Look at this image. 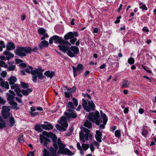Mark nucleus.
<instances>
[{"instance_id": "nucleus-1", "label": "nucleus", "mask_w": 156, "mask_h": 156, "mask_svg": "<svg viewBox=\"0 0 156 156\" xmlns=\"http://www.w3.org/2000/svg\"><path fill=\"white\" fill-rule=\"evenodd\" d=\"M56 144L59 147L58 150L56 152V155L61 154L67 155L69 156H72L74 154L69 149L65 148L66 145L63 144L60 138H58L56 140Z\"/></svg>"}, {"instance_id": "nucleus-2", "label": "nucleus", "mask_w": 156, "mask_h": 156, "mask_svg": "<svg viewBox=\"0 0 156 156\" xmlns=\"http://www.w3.org/2000/svg\"><path fill=\"white\" fill-rule=\"evenodd\" d=\"M54 147H50L49 152L48 150L44 149L43 152V156H57L56 152L58 150V146L56 144V141L53 142Z\"/></svg>"}, {"instance_id": "nucleus-3", "label": "nucleus", "mask_w": 156, "mask_h": 156, "mask_svg": "<svg viewBox=\"0 0 156 156\" xmlns=\"http://www.w3.org/2000/svg\"><path fill=\"white\" fill-rule=\"evenodd\" d=\"M87 117L89 121L93 123H95L98 126L99 125L100 120L99 119L100 117V113L98 111H96L95 113L93 112L89 113Z\"/></svg>"}, {"instance_id": "nucleus-4", "label": "nucleus", "mask_w": 156, "mask_h": 156, "mask_svg": "<svg viewBox=\"0 0 156 156\" xmlns=\"http://www.w3.org/2000/svg\"><path fill=\"white\" fill-rule=\"evenodd\" d=\"M28 46H18L14 51L15 54L21 57L26 56L29 53Z\"/></svg>"}, {"instance_id": "nucleus-5", "label": "nucleus", "mask_w": 156, "mask_h": 156, "mask_svg": "<svg viewBox=\"0 0 156 156\" xmlns=\"http://www.w3.org/2000/svg\"><path fill=\"white\" fill-rule=\"evenodd\" d=\"M83 131H81L80 132V139L81 140L83 143H85V140L87 141L88 140V136L90 131L87 129L83 128Z\"/></svg>"}, {"instance_id": "nucleus-6", "label": "nucleus", "mask_w": 156, "mask_h": 156, "mask_svg": "<svg viewBox=\"0 0 156 156\" xmlns=\"http://www.w3.org/2000/svg\"><path fill=\"white\" fill-rule=\"evenodd\" d=\"M33 67L30 66H29L28 67L25 69V71L29 73L32 74V80L34 83H36L37 80V77L36 76V73L37 71H39V69L37 68L35 69V70H33Z\"/></svg>"}, {"instance_id": "nucleus-7", "label": "nucleus", "mask_w": 156, "mask_h": 156, "mask_svg": "<svg viewBox=\"0 0 156 156\" xmlns=\"http://www.w3.org/2000/svg\"><path fill=\"white\" fill-rule=\"evenodd\" d=\"M79 52V48L76 46H72L67 53V55L71 58L76 57V55Z\"/></svg>"}, {"instance_id": "nucleus-8", "label": "nucleus", "mask_w": 156, "mask_h": 156, "mask_svg": "<svg viewBox=\"0 0 156 156\" xmlns=\"http://www.w3.org/2000/svg\"><path fill=\"white\" fill-rule=\"evenodd\" d=\"M72 68L73 69V76L75 77L77 76V74H80V72L82 71L84 69L83 65L81 64H78L76 67L72 66Z\"/></svg>"}, {"instance_id": "nucleus-9", "label": "nucleus", "mask_w": 156, "mask_h": 156, "mask_svg": "<svg viewBox=\"0 0 156 156\" xmlns=\"http://www.w3.org/2000/svg\"><path fill=\"white\" fill-rule=\"evenodd\" d=\"M62 38V37H59L57 35H54L50 37L49 39V43L50 44H52L54 41V43L57 44L58 43L61 44Z\"/></svg>"}, {"instance_id": "nucleus-10", "label": "nucleus", "mask_w": 156, "mask_h": 156, "mask_svg": "<svg viewBox=\"0 0 156 156\" xmlns=\"http://www.w3.org/2000/svg\"><path fill=\"white\" fill-rule=\"evenodd\" d=\"M42 134L48 138L50 137L53 142L56 141L58 139L56 135L51 132H48L46 131H43Z\"/></svg>"}, {"instance_id": "nucleus-11", "label": "nucleus", "mask_w": 156, "mask_h": 156, "mask_svg": "<svg viewBox=\"0 0 156 156\" xmlns=\"http://www.w3.org/2000/svg\"><path fill=\"white\" fill-rule=\"evenodd\" d=\"M88 105L85 110L87 112H89L91 111H93L95 108V105L92 100L88 101Z\"/></svg>"}, {"instance_id": "nucleus-12", "label": "nucleus", "mask_w": 156, "mask_h": 156, "mask_svg": "<svg viewBox=\"0 0 156 156\" xmlns=\"http://www.w3.org/2000/svg\"><path fill=\"white\" fill-rule=\"evenodd\" d=\"M64 114L66 118L68 119L72 118L73 119L77 117V113L75 111L71 113L65 112H64Z\"/></svg>"}, {"instance_id": "nucleus-13", "label": "nucleus", "mask_w": 156, "mask_h": 156, "mask_svg": "<svg viewBox=\"0 0 156 156\" xmlns=\"http://www.w3.org/2000/svg\"><path fill=\"white\" fill-rule=\"evenodd\" d=\"M66 116H62L60 118V120L58 121L59 124H62L65 128H68V124L67 121Z\"/></svg>"}, {"instance_id": "nucleus-14", "label": "nucleus", "mask_w": 156, "mask_h": 156, "mask_svg": "<svg viewBox=\"0 0 156 156\" xmlns=\"http://www.w3.org/2000/svg\"><path fill=\"white\" fill-rule=\"evenodd\" d=\"M60 51H62L64 53H65L66 52H67L68 50H69L70 47L68 45H66L65 44H60L58 46Z\"/></svg>"}, {"instance_id": "nucleus-15", "label": "nucleus", "mask_w": 156, "mask_h": 156, "mask_svg": "<svg viewBox=\"0 0 156 156\" xmlns=\"http://www.w3.org/2000/svg\"><path fill=\"white\" fill-rule=\"evenodd\" d=\"M6 49L8 51H12L15 48V44L12 42H8L6 45Z\"/></svg>"}, {"instance_id": "nucleus-16", "label": "nucleus", "mask_w": 156, "mask_h": 156, "mask_svg": "<svg viewBox=\"0 0 156 156\" xmlns=\"http://www.w3.org/2000/svg\"><path fill=\"white\" fill-rule=\"evenodd\" d=\"M48 43L47 41L43 40L38 45V46L40 50H42L44 48V47H47L48 46Z\"/></svg>"}, {"instance_id": "nucleus-17", "label": "nucleus", "mask_w": 156, "mask_h": 156, "mask_svg": "<svg viewBox=\"0 0 156 156\" xmlns=\"http://www.w3.org/2000/svg\"><path fill=\"white\" fill-rule=\"evenodd\" d=\"M41 126L44 129L49 130L53 129V126L50 123H48L46 125L42 124L41 125Z\"/></svg>"}, {"instance_id": "nucleus-18", "label": "nucleus", "mask_w": 156, "mask_h": 156, "mask_svg": "<svg viewBox=\"0 0 156 156\" xmlns=\"http://www.w3.org/2000/svg\"><path fill=\"white\" fill-rule=\"evenodd\" d=\"M73 38V35L72 32H69L64 36V39L65 41H67Z\"/></svg>"}, {"instance_id": "nucleus-19", "label": "nucleus", "mask_w": 156, "mask_h": 156, "mask_svg": "<svg viewBox=\"0 0 156 156\" xmlns=\"http://www.w3.org/2000/svg\"><path fill=\"white\" fill-rule=\"evenodd\" d=\"M44 74L47 77H49L50 78H52L55 75V73L54 71H52L51 72L49 70L46 71Z\"/></svg>"}, {"instance_id": "nucleus-20", "label": "nucleus", "mask_w": 156, "mask_h": 156, "mask_svg": "<svg viewBox=\"0 0 156 156\" xmlns=\"http://www.w3.org/2000/svg\"><path fill=\"white\" fill-rule=\"evenodd\" d=\"M39 71H37L36 73V76L37 78L38 77L39 80H42V79H45L46 77L44 76L43 75V73L39 72Z\"/></svg>"}, {"instance_id": "nucleus-21", "label": "nucleus", "mask_w": 156, "mask_h": 156, "mask_svg": "<svg viewBox=\"0 0 156 156\" xmlns=\"http://www.w3.org/2000/svg\"><path fill=\"white\" fill-rule=\"evenodd\" d=\"M61 124V126L58 124H56L55 126L56 128L60 131H65L67 128H65L62 124Z\"/></svg>"}, {"instance_id": "nucleus-22", "label": "nucleus", "mask_w": 156, "mask_h": 156, "mask_svg": "<svg viewBox=\"0 0 156 156\" xmlns=\"http://www.w3.org/2000/svg\"><path fill=\"white\" fill-rule=\"evenodd\" d=\"M9 103L12 106V108L13 109H16L18 110L19 109V108L17 106V103L13 101H10L9 102Z\"/></svg>"}, {"instance_id": "nucleus-23", "label": "nucleus", "mask_w": 156, "mask_h": 156, "mask_svg": "<svg viewBox=\"0 0 156 156\" xmlns=\"http://www.w3.org/2000/svg\"><path fill=\"white\" fill-rule=\"evenodd\" d=\"M84 126L88 129H90L92 127V123L89 120H86L84 122Z\"/></svg>"}, {"instance_id": "nucleus-24", "label": "nucleus", "mask_w": 156, "mask_h": 156, "mask_svg": "<svg viewBox=\"0 0 156 156\" xmlns=\"http://www.w3.org/2000/svg\"><path fill=\"white\" fill-rule=\"evenodd\" d=\"M130 83L127 80H124L122 82V87L123 88L128 87Z\"/></svg>"}, {"instance_id": "nucleus-25", "label": "nucleus", "mask_w": 156, "mask_h": 156, "mask_svg": "<svg viewBox=\"0 0 156 156\" xmlns=\"http://www.w3.org/2000/svg\"><path fill=\"white\" fill-rule=\"evenodd\" d=\"M28 50L29 51V53L30 54L32 52V51H33L34 52H37V51L39 50V47H38L37 46H35L33 49H32L30 47L28 46Z\"/></svg>"}, {"instance_id": "nucleus-26", "label": "nucleus", "mask_w": 156, "mask_h": 156, "mask_svg": "<svg viewBox=\"0 0 156 156\" xmlns=\"http://www.w3.org/2000/svg\"><path fill=\"white\" fill-rule=\"evenodd\" d=\"M41 127L39 124H37L34 126V129L36 131L41 133L43 131V129L41 128Z\"/></svg>"}, {"instance_id": "nucleus-27", "label": "nucleus", "mask_w": 156, "mask_h": 156, "mask_svg": "<svg viewBox=\"0 0 156 156\" xmlns=\"http://www.w3.org/2000/svg\"><path fill=\"white\" fill-rule=\"evenodd\" d=\"M6 95L8 96L7 98V100L9 101H14V98L15 97L13 95H12L11 94L9 93H6Z\"/></svg>"}, {"instance_id": "nucleus-28", "label": "nucleus", "mask_w": 156, "mask_h": 156, "mask_svg": "<svg viewBox=\"0 0 156 156\" xmlns=\"http://www.w3.org/2000/svg\"><path fill=\"white\" fill-rule=\"evenodd\" d=\"M9 120L10 123V126L11 127L13 126L15 123V121L14 118L12 116L9 118Z\"/></svg>"}, {"instance_id": "nucleus-29", "label": "nucleus", "mask_w": 156, "mask_h": 156, "mask_svg": "<svg viewBox=\"0 0 156 156\" xmlns=\"http://www.w3.org/2000/svg\"><path fill=\"white\" fill-rule=\"evenodd\" d=\"M43 139H44V146H47V145L48 142H51V140L50 139L46 137L45 136H42Z\"/></svg>"}, {"instance_id": "nucleus-30", "label": "nucleus", "mask_w": 156, "mask_h": 156, "mask_svg": "<svg viewBox=\"0 0 156 156\" xmlns=\"http://www.w3.org/2000/svg\"><path fill=\"white\" fill-rule=\"evenodd\" d=\"M37 31L39 34L40 35H43L46 32V30L42 27L39 28Z\"/></svg>"}, {"instance_id": "nucleus-31", "label": "nucleus", "mask_w": 156, "mask_h": 156, "mask_svg": "<svg viewBox=\"0 0 156 156\" xmlns=\"http://www.w3.org/2000/svg\"><path fill=\"white\" fill-rule=\"evenodd\" d=\"M10 109L7 106H4L2 107V112H9Z\"/></svg>"}, {"instance_id": "nucleus-32", "label": "nucleus", "mask_w": 156, "mask_h": 156, "mask_svg": "<svg viewBox=\"0 0 156 156\" xmlns=\"http://www.w3.org/2000/svg\"><path fill=\"white\" fill-rule=\"evenodd\" d=\"M142 131L141 133L142 135L145 137H147L148 134V131L145 129H144L143 128L142 129Z\"/></svg>"}, {"instance_id": "nucleus-33", "label": "nucleus", "mask_w": 156, "mask_h": 156, "mask_svg": "<svg viewBox=\"0 0 156 156\" xmlns=\"http://www.w3.org/2000/svg\"><path fill=\"white\" fill-rule=\"evenodd\" d=\"M66 107L72 109H75V108L74 105L72 101H69L66 105Z\"/></svg>"}, {"instance_id": "nucleus-34", "label": "nucleus", "mask_w": 156, "mask_h": 156, "mask_svg": "<svg viewBox=\"0 0 156 156\" xmlns=\"http://www.w3.org/2000/svg\"><path fill=\"white\" fill-rule=\"evenodd\" d=\"M83 102L82 103V105L83 109L85 110L88 105V102H87V101L84 99H82Z\"/></svg>"}, {"instance_id": "nucleus-35", "label": "nucleus", "mask_w": 156, "mask_h": 156, "mask_svg": "<svg viewBox=\"0 0 156 156\" xmlns=\"http://www.w3.org/2000/svg\"><path fill=\"white\" fill-rule=\"evenodd\" d=\"M2 117L5 119H7L10 116V113L9 112H2Z\"/></svg>"}, {"instance_id": "nucleus-36", "label": "nucleus", "mask_w": 156, "mask_h": 156, "mask_svg": "<svg viewBox=\"0 0 156 156\" xmlns=\"http://www.w3.org/2000/svg\"><path fill=\"white\" fill-rule=\"evenodd\" d=\"M89 144H85L83 143L82 144V147L83 149L85 151H86L89 148Z\"/></svg>"}, {"instance_id": "nucleus-37", "label": "nucleus", "mask_w": 156, "mask_h": 156, "mask_svg": "<svg viewBox=\"0 0 156 156\" xmlns=\"http://www.w3.org/2000/svg\"><path fill=\"white\" fill-rule=\"evenodd\" d=\"M0 66L4 67L5 68H7L8 65L5 64V62L3 61L0 60Z\"/></svg>"}, {"instance_id": "nucleus-38", "label": "nucleus", "mask_w": 156, "mask_h": 156, "mask_svg": "<svg viewBox=\"0 0 156 156\" xmlns=\"http://www.w3.org/2000/svg\"><path fill=\"white\" fill-rule=\"evenodd\" d=\"M141 66L142 67V68L147 72L150 73H152V72L151 70H148L149 69V68L148 67L146 66H145L142 64L141 65Z\"/></svg>"}, {"instance_id": "nucleus-39", "label": "nucleus", "mask_w": 156, "mask_h": 156, "mask_svg": "<svg viewBox=\"0 0 156 156\" xmlns=\"http://www.w3.org/2000/svg\"><path fill=\"white\" fill-rule=\"evenodd\" d=\"M128 62L130 65H132L134 63L135 60L133 57H130L129 58L127 61Z\"/></svg>"}, {"instance_id": "nucleus-40", "label": "nucleus", "mask_w": 156, "mask_h": 156, "mask_svg": "<svg viewBox=\"0 0 156 156\" xmlns=\"http://www.w3.org/2000/svg\"><path fill=\"white\" fill-rule=\"evenodd\" d=\"M21 85L22 88L24 89L28 88L29 87L28 84L24 82L21 83Z\"/></svg>"}, {"instance_id": "nucleus-41", "label": "nucleus", "mask_w": 156, "mask_h": 156, "mask_svg": "<svg viewBox=\"0 0 156 156\" xmlns=\"http://www.w3.org/2000/svg\"><path fill=\"white\" fill-rule=\"evenodd\" d=\"M103 124L104 125L106 124L108 120V117L106 114H105L104 116L103 117Z\"/></svg>"}, {"instance_id": "nucleus-42", "label": "nucleus", "mask_w": 156, "mask_h": 156, "mask_svg": "<svg viewBox=\"0 0 156 156\" xmlns=\"http://www.w3.org/2000/svg\"><path fill=\"white\" fill-rule=\"evenodd\" d=\"M16 68V66L15 65H9L7 68L8 69L9 71H12L15 70Z\"/></svg>"}, {"instance_id": "nucleus-43", "label": "nucleus", "mask_w": 156, "mask_h": 156, "mask_svg": "<svg viewBox=\"0 0 156 156\" xmlns=\"http://www.w3.org/2000/svg\"><path fill=\"white\" fill-rule=\"evenodd\" d=\"M76 89V88L74 86L70 88H68L67 90L72 94L73 93L75 92Z\"/></svg>"}, {"instance_id": "nucleus-44", "label": "nucleus", "mask_w": 156, "mask_h": 156, "mask_svg": "<svg viewBox=\"0 0 156 156\" xmlns=\"http://www.w3.org/2000/svg\"><path fill=\"white\" fill-rule=\"evenodd\" d=\"M61 44H65L66 45H71V44L67 41H65L62 39Z\"/></svg>"}, {"instance_id": "nucleus-45", "label": "nucleus", "mask_w": 156, "mask_h": 156, "mask_svg": "<svg viewBox=\"0 0 156 156\" xmlns=\"http://www.w3.org/2000/svg\"><path fill=\"white\" fill-rule=\"evenodd\" d=\"M121 133L119 130H116L115 132V135L116 137H119L121 136Z\"/></svg>"}, {"instance_id": "nucleus-46", "label": "nucleus", "mask_w": 156, "mask_h": 156, "mask_svg": "<svg viewBox=\"0 0 156 156\" xmlns=\"http://www.w3.org/2000/svg\"><path fill=\"white\" fill-rule=\"evenodd\" d=\"M64 94L66 97L69 98L70 97H72L73 95L70 92H65Z\"/></svg>"}, {"instance_id": "nucleus-47", "label": "nucleus", "mask_w": 156, "mask_h": 156, "mask_svg": "<svg viewBox=\"0 0 156 156\" xmlns=\"http://www.w3.org/2000/svg\"><path fill=\"white\" fill-rule=\"evenodd\" d=\"M72 100H73L74 105L76 106H77L78 105V100L76 98L73 97L72 98Z\"/></svg>"}, {"instance_id": "nucleus-48", "label": "nucleus", "mask_w": 156, "mask_h": 156, "mask_svg": "<svg viewBox=\"0 0 156 156\" xmlns=\"http://www.w3.org/2000/svg\"><path fill=\"white\" fill-rule=\"evenodd\" d=\"M141 19L144 22H146L148 20L149 17H147L146 15H144L142 16Z\"/></svg>"}, {"instance_id": "nucleus-49", "label": "nucleus", "mask_w": 156, "mask_h": 156, "mask_svg": "<svg viewBox=\"0 0 156 156\" xmlns=\"http://www.w3.org/2000/svg\"><path fill=\"white\" fill-rule=\"evenodd\" d=\"M96 135H95V137L96 136V137H101L102 136L101 133L99 130H96Z\"/></svg>"}, {"instance_id": "nucleus-50", "label": "nucleus", "mask_w": 156, "mask_h": 156, "mask_svg": "<svg viewBox=\"0 0 156 156\" xmlns=\"http://www.w3.org/2000/svg\"><path fill=\"white\" fill-rule=\"evenodd\" d=\"M43 36L41 37V40H45L46 38H48L49 36L47 33H45L44 34H43Z\"/></svg>"}, {"instance_id": "nucleus-51", "label": "nucleus", "mask_w": 156, "mask_h": 156, "mask_svg": "<svg viewBox=\"0 0 156 156\" xmlns=\"http://www.w3.org/2000/svg\"><path fill=\"white\" fill-rule=\"evenodd\" d=\"M140 9H142L143 11L144 10H147V8L146 6V5L144 4L139 7Z\"/></svg>"}, {"instance_id": "nucleus-52", "label": "nucleus", "mask_w": 156, "mask_h": 156, "mask_svg": "<svg viewBox=\"0 0 156 156\" xmlns=\"http://www.w3.org/2000/svg\"><path fill=\"white\" fill-rule=\"evenodd\" d=\"M29 113L32 117L37 115L38 114V113L37 112H29Z\"/></svg>"}, {"instance_id": "nucleus-53", "label": "nucleus", "mask_w": 156, "mask_h": 156, "mask_svg": "<svg viewBox=\"0 0 156 156\" xmlns=\"http://www.w3.org/2000/svg\"><path fill=\"white\" fill-rule=\"evenodd\" d=\"M14 56V55L10 53V54L8 55H7L6 56V58L7 60H9L11 58H13Z\"/></svg>"}, {"instance_id": "nucleus-54", "label": "nucleus", "mask_w": 156, "mask_h": 156, "mask_svg": "<svg viewBox=\"0 0 156 156\" xmlns=\"http://www.w3.org/2000/svg\"><path fill=\"white\" fill-rule=\"evenodd\" d=\"M8 80H11L12 81H13L14 82H16L17 80V78L15 76H11L9 79H8Z\"/></svg>"}, {"instance_id": "nucleus-55", "label": "nucleus", "mask_w": 156, "mask_h": 156, "mask_svg": "<svg viewBox=\"0 0 156 156\" xmlns=\"http://www.w3.org/2000/svg\"><path fill=\"white\" fill-rule=\"evenodd\" d=\"M18 141L20 143H23L24 142V140L23 136H20L18 139Z\"/></svg>"}, {"instance_id": "nucleus-56", "label": "nucleus", "mask_w": 156, "mask_h": 156, "mask_svg": "<svg viewBox=\"0 0 156 156\" xmlns=\"http://www.w3.org/2000/svg\"><path fill=\"white\" fill-rule=\"evenodd\" d=\"M22 94L25 96H27L28 95L27 91L26 90H22L21 91Z\"/></svg>"}, {"instance_id": "nucleus-57", "label": "nucleus", "mask_w": 156, "mask_h": 156, "mask_svg": "<svg viewBox=\"0 0 156 156\" xmlns=\"http://www.w3.org/2000/svg\"><path fill=\"white\" fill-rule=\"evenodd\" d=\"M7 74V72L5 71H3L1 73V76L3 77H5L6 76Z\"/></svg>"}, {"instance_id": "nucleus-58", "label": "nucleus", "mask_w": 156, "mask_h": 156, "mask_svg": "<svg viewBox=\"0 0 156 156\" xmlns=\"http://www.w3.org/2000/svg\"><path fill=\"white\" fill-rule=\"evenodd\" d=\"M5 103V101L0 96V104L4 105Z\"/></svg>"}, {"instance_id": "nucleus-59", "label": "nucleus", "mask_w": 156, "mask_h": 156, "mask_svg": "<svg viewBox=\"0 0 156 156\" xmlns=\"http://www.w3.org/2000/svg\"><path fill=\"white\" fill-rule=\"evenodd\" d=\"M142 30L144 32H146L147 33H148L149 31V30L148 28H147V27H144L143 28H142Z\"/></svg>"}, {"instance_id": "nucleus-60", "label": "nucleus", "mask_w": 156, "mask_h": 156, "mask_svg": "<svg viewBox=\"0 0 156 156\" xmlns=\"http://www.w3.org/2000/svg\"><path fill=\"white\" fill-rule=\"evenodd\" d=\"M40 142L41 144H43V143H44V139H43L42 136H43L41 134H40Z\"/></svg>"}, {"instance_id": "nucleus-61", "label": "nucleus", "mask_w": 156, "mask_h": 156, "mask_svg": "<svg viewBox=\"0 0 156 156\" xmlns=\"http://www.w3.org/2000/svg\"><path fill=\"white\" fill-rule=\"evenodd\" d=\"M129 111V107H126L124 109L123 112L124 113L126 114H127Z\"/></svg>"}, {"instance_id": "nucleus-62", "label": "nucleus", "mask_w": 156, "mask_h": 156, "mask_svg": "<svg viewBox=\"0 0 156 156\" xmlns=\"http://www.w3.org/2000/svg\"><path fill=\"white\" fill-rule=\"evenodd\" d=\"M14 91L16 93H20L21 92V90L20 88L17 87L15 89Z\"/></svg>"}, {"instance_id": "nucleus-63", "label": "nucleus", "mask_w": 156, "mask_h": 156, "mask_svg": "<svg viewBox=\"0 0 156 156\" xmlns=\"http://www.w3.org/2000/svg\"><path fill=\"white\" fill-rule=\"evenodd\" d=\"M16 101L20 103H23V102L22 100L20 99L19 97H16Z\"/></svg>"}, {"instance_id": "nucleus-64", "label": "nucleus", "mask_w": 156, "mask_h": 156, "mask_svg": "<svg viewBox=\"0 0 156 156\" xmlns=\"http://www.w3.org/2000/svg\"><path fill=\"white\" fill-rule=\"evenodd\" d=\"M90 150L91 151H94L95 149V148H94V147L92 144V143H90Z\"/></svg>"}]
</instances>
